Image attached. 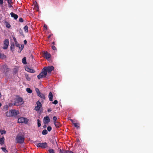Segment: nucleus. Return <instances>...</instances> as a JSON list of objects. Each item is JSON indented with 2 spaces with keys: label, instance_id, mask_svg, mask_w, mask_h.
Returning a JSON list of instances; mask_svg holds the SVG:
<instances>
[{
  "label": "nucleus",
  "instance_id": "nucleus-23",
  "mask_svg": "<svg viewBox=\"0 0 153 153\" xmlns=\"http://www.w3.org/2000/svg\"><path fill=\"white\" fill-rule=\"evenodd\" d=\"M48 133V132L46 130L44 129L43 130L42 132V134L43 135H46Z\"/></svg>",
  "mask_w": 153,
  "mask_h": 153
},
{
  "label": "nucleus",
  "instance_id": "nucleus-5",
  "mask_svg": "<svg viewBox=\"0 0 153 153\" xmlns=\"http://www.w3.org/2000/svg\"><path fill=\"white\" fill-rule=\"evenodd\" d=\"M45 71L47 73H51V72L54 69V67L53 66L45 67L43 68Z\"/></svg>",
  "mask_w": 153,
  "mask_h": 153
},
{
  "label": "nucleus",
  "instance_id": "nucleus-40",
  "mask_svg": "<svg viewBox=\"0 0 153 153\" xmlns=\"http://www.w3.org/2000/svg\"><path fill=\"white\" fill-rule=\"evenodd\" d=\"M51 48H52L53 49V50H56V48L54 45L52 46Z\"/></svg>",
  "mask_w": 153,
  "mask_h": 153
},
{
  "label": "nucleus",
  "instance_id": "nucleus-49",
  "mask_svg": "<svg viewBox=\"0 0 153 153\" xmlns=\"http://www.w3.org/2000/svg\"><path fill=\"white\" fill-rule=\"evenodd\" d=\"M51 111V109L49 108V109H48V112H50Z\"/></svg>",
  "mask_w": 153,
  "mask_h": 153
},
{
  "label": "nucleus",
  "instance_id": "nucleus-33",
  "mask_svg": "<svg viewBox=\"0 0 153 153\" xmlns=\"http://www.w3.org/2000/svg\"><path fill=\"white\" fill-rule=\"evenodd\" d=\"M37 78L38 79H40V78L43 77V76L42 75L41 73L37 76Z\"/></svg>",
  "mask_w": 153,
  "mask_h": 153
},
{
  "label": "nucleus",
  "instance_id": "nucleus-37",
  "mask_svg": "<svg viewBox=\"0 0 153 153\" xmlns=\"http://www.w3.org/2000/svg\"><path fill=\"white\" fill-rule=\"evenodd\" d=\"M35 91L37 93V94L40 93L39 89L37 88L35 89Z\"/></svg>",
  "mask_w": 153,
  "mask_h": 153
},
{
  "label": "nucleus",
  "instance_id": "nucleus-15",
  "mask_svg": "<svg viewBox=\"0 0 153 153\" xmlns=\"http://www.w3.org/2000/svg\"><path fill=\"white\" fill-rule=\"evenodd\" d=\"M4 143V138L3 136H2L1 138H0V144L2 145Z\"/></svg>",
  "mask_w": 153,
  "mask_h": 153
},
{
  "label": "nucleus",
  "instance_id": "nucleus-6",
  "mask_svg": "<svg viewBox=\"0 0 153 153\" xmlns=\"http://www.w3.org/2000/svg\"><path fill=\"white\" fill-rule=\"evenodd\" d=\"M36 146L38 147H40L42 149H45L48 146L46 142L38 143Z\"/></svg>",
  "mask_w": 153,
  "mask_h": 153
},
{
  "label": "nucleus",
  "instance_id": "nucleus-26",
  "mask_svg": "<svg viewBox=\"0 0 153 153\" xmlns=\"http://www.w3.org/2000/svg\"><path fill=\"white\" fill-rule=\"evenodd\" d=\"M24 47V45H20V46H19V47H18L19 48V49L21 50V51L20 52L19 51V52H21V51H22Z\"/></svg>",
  "mask_w": 153,
  "mask_h": 153
},
{
  "label": "nucleus",
  "instance_id": "nucleus-13",
  "mask_svg": "<svg viewBox=\"0 0 153 153\" xmlns=\"http://www.w3.org/2000/svg\"><path fill=\"white\" fill-rule=\"evenodd\" d=\"M42 75L43 76V77H45L47 75V73L45 71L44 69L43 68L42 71L41 73Z\"/></svg>",
  "mask_w": 153,
  "mask_h": 153
},
{
  "label": "nucleus",
  "instance_id": "nucleus-24",
  "mask_svg": "<svg viewBox=\"0 0 153 153\" xmlns=\"http://www.w3.org/2000/svg\"><path fill=\"white\" fill-rule=\"evenodd\" d=\"M24 30V31H25L26 32V33H27L28 32V26H27V25H26L24 27V28H23Z\"/></svg>",
  "mask_w": 153,
  "mask_h": 153
},
{
  "label": "nucleus",
  "instance_id": "nucleus-21",
  "mask_svg": "<svg viewBox=\"0 0 153 153\" xmlns=\"http://www.w3.org/2000/svg\"><path fill=\"white\" fill-rule=\"evenodd\" d=\"M22 62L24 64H27V62H26V58L25 57H24L22 60Z\"/></svg>",
  "mask_w": 153,
  "mask_h": 153
},
{
  "label": "nucleus",
  "instance_id": "nucleus-44",
  "mask_svg": "<svg viewBox=\"0 0 153 153\" xmlns=\"http://www.w3.org/2000/svg\"><path fill=\"white\" fill-rule=\"evenodd\" d=\"M3 0H0V4L1 5L3 4Z\"/></svg>",
  "mask_w": 153,
  "mask_h": 153
},
{
  "label": "nucleus",
  "instance_id": "nucleus-22",
  "mask_svg": "<svg viewBox=\"0 0 153 153\" xmlns=\"http://www.w3.org/2000/svg\"><path fill=\"white\" fill-rule=\"evenodd\" d=\"M25 76L26 79L27 80L29 81L31 80L30 78L29 77V75L28 74H25Z\"/></svg>",
  "mask_w": 153,
  "mask_h": 153
},
{
  "label": "nucleus",
  "instance_id": "nucleus-4",
  "mask_svg": "<svg viewBox=\"0 0 153 153\" xmlns=\"http://www.w3.org/2000/svg\"><path fill=\"white\" fill-rule=\"evenodd\" d=\"M28 121V120L25 117H20L19 118L18 120V122L19 123L27 124Z\"/></svg>",
  "mask_w": 153,
  "mask_h": 153
},
{
  "label": "nucleus",
  "instance_id": "nucleus-10",
  "mask_svg": "<svg viewBox=\"0 0 153 153\" xmlns=\"http://www.w3.org/2000/svg\"><path fill=\"white\" fill-rule=\"evenodd\" d=\"M43 57L47 59H50L51 57V55L47 51L44 52L43 53Z\"/></svg>",
  "mask_w": 153,
  "mask_h": 153
},
{
  "label": "nucleus",
  "instance_id": "nucleus-31",
  "mask_svg": "<svg viewBox=\"0 0 153 153\" xmlns=\"http://www.w3.org/2000/svg\"><path fill=\"white\" fill-rule=\"evenodd\" d=\"M19 33L22 35V36H24V34H23V31L21 29V28H20L19 29Z\"/></svg>",
  "mask_w": 153,
  "mask_h": 153
},
{
  "label": "nucleus",
  "instance_id": "nucleus-3",
  "mask_svg": "<svg viewBox=\"0 0 153 153\" xmlns=\"http://www.w3.org/2000/svg\"><path fill=\"white\" fill-rule=\"evenodd\" d=\"M24 103L23 99L21 97H19L16 99L14 102L13 105L18 106L21 105Z\"/></svg>",
  "mask_w": 153,
  "mask_h": 153
},
{
  "label": "nucleus",
  "instance_id": "nucleus-2",
  "mask_svg": "<svg viewBox=\"0 0 153 153\" xmlns=\"http://www.w3.org/2000/svg\"><path fill=\"white\" fill-rule=\"evenodd\" d=\"M16 143L22 144L24 142V136L23 135H21L19 133L16 136Z\"/></svg>",
  "mask_w": 153,
  "mask_h": 153
},
{
  "label": "nucleus",
  "instance_id": "nucleus-43",
  "mask_svg": "<svg viewBox=\"0 0 153 153\" xmlns=\"http://www.w3.org/2000/svg\"><path fill=\"white\" fill-rule=\"evenodd\" d=\"M58 102L57 100H55L52 102V103L53 104L56 105L58 103Z\"/></svg>",
  "mask_w": 153,
  "mask_h": 153
},
{
  "label": "nucleus",
  "instance_id": "nucleus-53",
  "mask_svg": "<svg viewBox=\"0 0 153 153\" xmlns=\"http://www.w3.org/2000/svg\"><path fill=\"white\" fill-rule=\"evenodd\" d=\"M46 126H44L43 128H46Z\"/></svg>",
  "mask_w": 153,
  "mask_h": 153
},
{
  "label": "nucleus",
  "instance_id": "nucleus-29",
  "mask_svg": "<svg viewBox=\"0 0 153 153\" xmlns=\"http://www.w3.org/2000/svg\"><path fill=\"white\" fill-rule=\"evenodd\" d=\"M74 124L75 127H76L77 128H79V126L78 125H79V124L77 123H74Z\"/></svg>",
  "mask_w": 153,
  "mask_h": 153
},
{
  "label": "nucleus",
  "instance_id": "nucleus-20",
  "mask_svg": "<svg viewBox=\"0 0 153 153\" xmlns=\"http://www.w3.org/2000/svg\"><path fill=\"white\" fill-rule=\"evenodd\" d=\"M13 39L14 40V41L15 42V45H16V46L17 47H19V46H20V45L19 44H18V43L17 42V41L16 38H15V39L13 38Z\"/></svg>",
  "mask_w": 153,
  "mask_h": 153
},
{
  "label": "nucleus",
  "instance_id": "nucleus-27",
  "mask_svg": "<svg viewBox=\"0 0 153 153\" xmlns=\"http://www.w3.org/2000/svg\"><path fill=\"white\" fill-rule=\"evenodd\" d=\"M1 149L5 153H7L8 152V151L6 150V148L5 147H1Z\"/></svg>",
  "mask_w": 153,
  "mask_h": 153
},
{
  "label": "nucleus",
  "instance_id": "nucleus-56",
  "mask_svg": "<svg viewBox=\"0 0 153 153\" xmlns=\"http://www.w3.org/2000/svg\"><path fill=\"white\" fill-rule=\"evenodd\" d=\"M1 138V135H0V138Z\"/></svg>",
  "mask_w": 153,
  "mask_h": 153
},
{
  "label": "nucleus",
  "instance_id": "nucleus-34",
  "mask_svg": "<svg viewBox=\"0 0 153 153\" xmlns=\"http://www.w3.org/2000/svg\"><path fill=\"white\" fill-rule=\"evenodd\" d=\"M37 124L38 127L41 126V122L39 119L37 120Z\"/></svg>",
  "mask_w": 153,
  "mask_h": 153
},
{
  "label": "nucleus",
  "instance_id": "nucleus-58",
  "mask_svg": "<svg viewBox=\"0 0 153 153\" xmlns=\"http://www.w3.org/2000/svg\"><path fill=\"white\" fill-rule=\"evenodd\" d=\"M59 153H60V152Z\"/></svg>",
  "mask_w": 153,
  "mask_h": 153
},
{
  "label": "nucleus",
  "instance_id": "nucleus-35",
  "mask_svg": "<svg viewBox=\"0 0 153 153\" xmlns=\"http://www.w3.org/2000/svg\"><path fill=\"white\" fill-rule=\"evenodd\" d=\"M48 151L49 153H55L54 152V150L52 149H49Z\"/></svg>",
  "mask_w": 153,
  "mask_h": 153
},
{
  "label": "nucleus",
  "instance_id": "nucleus-50",
  "mask_svg": "<svg viewBox=\"0 0 153 153\" xmlns=\"http://www.w3.org/2000/svg\"><path fill=\"white\" fill-rule=\"evenodd\" d=\"M13 103H9V106H11L12 105H13L12 104H13Z\"/></svg>",
  "mask_w": 153,
  "mask_h": 153
},
{
  "label": "nucleus",
  "instance_id": "nucleus-8",
  "mask_svg": "<svg viewBox=\"0 0 153 153\" xmlns=\"http://www.w3.org/2000/svg\"><path fill=\"white\" fill-rule=\"evenodd\" d=\"M9 45V40L8 39H6L4 42V46L3 47V48L4 49H7Z\"/></svg>",
  "mask_w": 153,
  "mask_h": 153
},
{
  "label": "nucleus",
  "instance_id": "nucleus-38",
  "mask_svg": "<svg viewBox=\"0 0 153 153\" xmlns=\"http://www.w3.org/2000/svg\"><path fill=\"white\" fill-rule=\"evenodd\" d=\"M15 45L14 44H11L10 46V49L12 50L14 48Z\"/></svg>",
  "mask_w": 153,
  "mask_h": 153
},
{
  "label": "nucleus",
  "instance_id": "nucleus-14",
  "mask_svg": "<svg viewBox=\"0 0 153 153\" xmlns=\"http://www.w3.org/2000/svg\"><path fill=\"white\" fill-rule=\"evenodd\" d=\"M11 16L12 17H13L15 19H17L18 18V16L16 14H15L13 12H11L10 13Z\"/></svg>",
  "mask_w": 153,
  "mask_h": 153
},
{
  "label": "nucleus",
  "instance_id": "nucleus-28",
  "mask_svg": "<svg viewBox=\"0 0 153 153\" xmlns=\"http://www.w3.org/2000/svg\"><path fill=\"white\" fill-rule=\"evenodd\" d=\"M26 91L29 93H31L32 92V90L29 88H26Z\"/></svg>",
  "mask_w": 153,
  "mask_h": 153
},
{
  "label": "nucleus",
  "instance_id": "nucleus-25",
  "mask_svg": "<svg viewBox=\"0 0 153 153\" xmlns=\"http://www.w3.org/2000/svg\"><path fill=\"white\" fill-rule=\"evenodd\" d=\"M0 133L1 135H3L6 133V131L5 130L1 129L0 130Z\"/></svg>",
  "mask_w": 153,
  "mask_h": 153
},
{
  "label": "nucleus",
  "instance_id": "nucleus-52",
  "mask_svg": "<svg viewBox=\"0 0 153 153\" xmlns=\"http://www.w3.org/2000/svg\"><path fill=\"white\" fill-rule=\"evenodd\" d=\"M52 44L54 45L55 44V42H53L52 43Z\"/></svg>",
  "mask_w": 153,
  "mask_h": 153
},
{
  "label": "nucleus",
  "instance_id": "nucleus-36",
  "mask_svg": "<svg viewBox=\"0 0 153 153\" xmlns=\"http://www.w3.org/2000/svg\"><path fill=\"white\" fill-rule=\"evenodd\" d=\"M52 129V127L50 126H48L47 128L48 131H50Z\"/></svg>",
  "mask_w": 153,
  "mask_h": 153
},
{
  "label": "nucleus",
  "instance_id": "nucleus-30",
  "mask_svg": "<svg viewBox=\"0 0 153 153\" xmlns=\"http://www.w3.org/2000/svg\"><path fill=\"white\" fill-rule=\"evenodd\" d=\"M59 152L60 153H68L67 151L62 150L61 149L59 150Z\"/></svg>",
  "mask_w": 153,
  "mask_h": 153
},
{
  "label": "nucleus",
  "instance_id": "nucleus-51",
  "mask_svg": "<svg viewBox=\"0 0 153 153\" xmlns=\"http://www.w3.org/2000/svg\"><path fill=\"white\" fill-rule=\"evenodd\" d=\"M70 120H71V122L72 123H73V124L74 123V121L73 120H72L71 119H70Z\"/></svg>",
  "mask_w": 153,
  "mask_h": 153
},
{
  "label": "nucleus",
  "instance_id": "nucleus-55",
  "mask_svg": "<svg viewBox=\"0 0 153 153\" xmlns=\"http://www.w3.org/2000/svg\"><path fill=\"white\" fill-rule=\"evenodd\" d=\"M1 103H0V107L1 106Z\"/></svg>",
  "mask_w": 153,
  "mask_h": 153
},
{
  "label": "nucleus",
  "instance_id": "nucleus-9",
  "mask_svg": "<svg viewBox=\"0 0 153 153\" xmlns=\"http://www.w3.org/2000/svg\"><path fill=\"white\" fill-rule=\"evenodd\" d=\"M1 68L2 71L3 72L7 73L9 71V68L6 65H3Z\"/></svg>",
  "mask_w": 153,
  "mask_h": 153
},
{
  "label": "nucleus",
  "instance_id": "nucleus-16",
  "mask_svg": "<svg viewBox=\"0 0 153 153\" xmlns=\"http://www.w3.org/2000/svg\"><path fill=\"white\" fill-rule=\"evenodd\" d=\"M53 95L51 92L49 93L48 95V97L49 99V100L51 101H53Z\"/></svg>",
  "mask_w": 153,
  "mask_h": 153
},
{
  "label": "nucleus",
  "instance_id": "nucleus-19",
  "mask_svg": "<svg viewBox=\"0 0 153 153\" xmlns=\"http://www.w3.org/2000/svg\"><path fill=\"white\" fill-rule=\"evenodd\" d=\"M6 58V56L0 53V59H3Z\"/></svg>",
  "mask_w": 153,
  "mask_h": 153
},
{
  "label": "nucleus",
  "instance_id": "nucleus-47",
  "mask_svg": "<svg viewBox=\"0 0 153 153\" xmlns=\"http://www.w3.org/2000/svg\"><path fill=\"white\" fill-rule=\"evenodd\" d=\"M24 43L25 45H26L27 43V41L26 40H25L24 41Z\"/></svg>",
  "mask_w": 153,
  "mask_h": 153
},
{
  "label": "nucleus",
  "instance_id": "nucleus-48",
  "mask_svg": "<svg viewBox=\"0 0 153 153\" xmlns=\"http://www.w3.org/2000/svg\"><path fill=\"white\" fill-rule=\"evenodd\" d=\"M52 35V34H51L49 35L48 36V39H49L50 38V37H51V36Z\"/></svg>",
  "mask_w": 153,
  "mask_h": 153
},
{
  "label": "nucleus",
  "instance_id": "nucleus-17",
  "mask_svg": "<svg viewBox=\"0 0 153 153\" xmlns=\"http://www.w3.org/2000/svg\"><path fill=\"white\" fill-rule=\"evenodd\" d=\"M37 95L42 98L45 99V97L44 94L41 93L40 92Z\"/></svg>",
  "mask_w": 153,
  "mask_h": 153
},
{
  "label": "nucleus",
  "instance_id": "nucleus-11",
  "mask_svg": "<svg viewBox=\"0 0 153 153\" xmlns=\"http://www.w3.org/2000/svg\"><path fill=\"white\" fill-rule=\"evenodd\" d=\"M50 121V119L48 116H47L44 118V124H48Z\"/></svg>",
  "mask_w": 153,
  "mask_h": 153
},
{
  "label": "nucleus",
  "instance_id": "nucleus-42",
  "mask_svg": "<svg viewBox=\"0 0 153 153\" xmlns=\"http://www.w3.org/2000/svg\"><path fill=\"white\" fill-rule=\"evenodd\" d=\"M7 3L8 4H11L13 3L12 0H7Z\"/></svg>",
  "mask_w": 153,
  "mask_h": 153
},
{
  "label": "nucleus",
  "instance_id": "nucleus-18",
  "mask_svg": "<svg viewBox=\"0 0 153 153\" xmlns=\"http://www.w3.org/2000/svg\"><path fill=\"white\" fill-rule=\"evenodd\" d=\"M54 124L56 128L59 127L60 125V123L58 122H55Z\"/></svg>",
  "mask_w": 153,
  "mask_h": 153
},
{
  "label": "nucleus",
  "instance_id": "nucleus-41",
  "mask_svg": "<svg viewBox=\"0 0 153 153\" xmlns=\"http://www.w3.org/2000/svg\"><path fill=\"white\" fill-rule=\"evenodd\" d=\"M19 21L20 22H23V19L22 18H20L19 19Z\"/></svg>",
  "mask_w": 153,
  "mask_h": 153
},
{
  "label": "nucleus",
  "instance_id": "nucleus-12",
  "mask_svg": "<svg viewBox=\"0 0 153 153\" xmlns=\"http://www.w3.org/2000/svg\"><path fill=\"white\" fill-rule=\"evenodd\" d=\"M25 70L28 72L34 73L35 72V71L34 70L31 69L28 67H26L25 68Z\"/></svg>",
  "mask_w": 153,
  "mask_h": 153
},
{
  "label": "nucleus",
  "instance_id": "nucleus-54",
  "mask_svg": "<svg viewBox=\"0 0 153 153\" xmlns=\"http://www.w3.org/2000/svg\"><path fill=\"white\" fill-rule=\"evenodd\" d=\"M70 153H73V152L72 151H70Z\"/></svg>",
  "mask_w": 153,
  "mask_h": 153
},
{
  "label": "nucleus",
  "instance_id": "nucleus-57",
  "mask_svg": "<svg viewBox=\"0 0 153 153\" xmlns=\"http://www.w3.org/2000/svg\"><path fill=\"white\" fill-rule=\"evenodd\" d=\"M5 1H7V0H4Z\"/></svg>",
  "mask_w": 153,
  "mask_h": 153
},
{
  "label": "nucleus",
  "instance_id": "nucleus-39",
  "mask_svg": "<svg viewBox=\"0 0 153 153\" xmlns=\"http://www.w3.org/2000/svg\"><path fill=\"white\" fill-rule=\"evenodd\" d=\"M53 120H54V123L55 122H56V120H57V117L56 116H54L53 117Z\"/></svg>",
  "mask_w": 153,
  "mask_h": 153
},
{
  "label": "nucleus",
  "instance_id": "nucleus-46",
  "mask_svg": "<svg viewBox=\"0 0 153 153\" xmlns=\"http://www.w3.org/2000/svg\"><path fill=\"white\" fill-rule=\"evenodd\" d=\"M44 27L46 30H47V26L46 25H44Z\"/></svg>",
  "mask_w": 153,
  "mask_h": 153
},
{
  "label": "nucleus",
  "instance_id": "nucleus-1",
  "mask_svg": "<svg viewBox=\"0 0 153 153\" xmlns=\"http://www.w3.org/2000/svg\"><path fill=\"white\" fill-rule=\"evenodd\" d=\"M19 113V111L16 109H11L6 113V115L7 117H16Z\"/></svg>",
  "mask_w": 153,
  "mask_h": 153
},
{
  "label": "nucleus",
  "instance_id": "nucleus-32",
  "mask_svg": "<svg viewBox=\"0 0 153 153\" xmlns=\"http://www.w3.org/2000/svg\"><path fill=\"white\" fill-rule=\"evenodd\" d=\"M6 26L7 28H9L11 26L7 22H6Z\"/></svg>",
  "mask_w": 153,
  "mask_h": 153
},
{
  "label": "nucleus",
  "instance_id": "nucleus-7",
  "mask_svg": "<svg viewBox=\"0 0 153 153\" xmlns=\"http://www.w3.org/2000/svg\"><path fill=\"white\" fill-rule=\"evenodd\" d=\"M36 104L37 105L35 107L34 109L36 111H38L42 107V105L39 101L37 102Z\"/></svg>",
  "mask_w": 153,
  "mask_h": 153
},
{
  "label": "nucleus",
  "instance_id": "nucleus-45",
  "mask_svg": "<svg viewBox=\"0 0 153 153\" xmlns=\"http://www.w3.org/2000/svg\"><path fill=\"white\" fill-rule=\"evenodd\" d=\"M8 7L9 8L13 7V6L11 4H8Z\"/></svg>",
  "mask_w": 153,
  "mask_h": 153
}]
</instances>
